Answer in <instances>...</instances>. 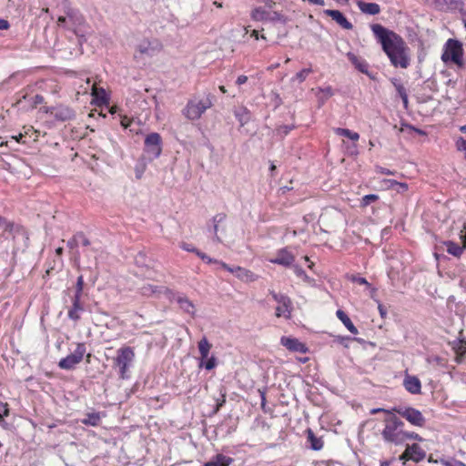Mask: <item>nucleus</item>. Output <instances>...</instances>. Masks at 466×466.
I'll use <instances>...</instances> for the list:
<instances>
[{"mask_svg": "<svg viewBox=\"0 0 466 466\" xmlns=\"http://www.w3.org/2000/svg\"><path fill=\"white\" fill-rule=\"evenodd\" d=\"M135 351L129 346H124L117 350L116 356L113 359V365L117 367L119 378L126 380L129 377L127 371L135 360Z\"/></svg>", "mask_w": 466, "mask_h": 466, "instance_id": "nucleus-6", "label": "nucleus"}, {"mask_svg": "<svg viewBox=\"0 0 466 466\" xmlns=\"http://www.w3.org/2000/svg\"><path fill=\"white\" fill-rule=\"evenodd\" d=\"M351 281H353L355 283H358L360 285H366L368 287L370 286V283L368 282V280L365 278H362V277H360V276H352Z\"/></svg>", "mask_w": 466, "mask_h": 466, "instance_id": "nucleus-49", "label": "nucleus"}, {"mask_svg": "<svg viewBox=\"0 0 466 466\" xmlns=\"http://www.w3.org/2000/svg\"><path fill=\"white\" fill-rule=\"evenodd\" d=\"M203 261L206 262L207 264H212V263L218 264L219 263V260H218L216 258H212L209 256H208L207 254L205 255Z\"/></svg>", "mask_w": 466, "mask_h": 466, "instance_id": "nucleus-59", "label": "nucleus"}, {"mask_svg": "<svg viewBox=\"0 0 466 466\" xmlns=\"http://www.w3.org/2000/svg\"><path fill=\"white\" fill-rule=\"evenodd\" d=\"M293 270L297 277L302 279V280L308 284H313L314 279L307 275L305 270L299 265H293Z\"/></svg>", "mask_w": 466, "mask_h": 466, "instance_id": "nucleus-34", "label": "nucleus"}, {"mask_svg": "<svg viewBox=\"0 0 466 466\" xmlns=\"http://www.w3.org/2000/svg\"><path fill=\"white\" fill-rule=\"evenodd\" d=\"M358 7L362 13L371 15H378L380 12V7L376 3H366L360 1L358 3Z\"/></svg>", "mask_w": 466, "mask_h": 466, "instance_id": "nucleus-26", "label": "nucleus"}, {"mask_svg": "<svg viewBox=\"0 0 466 466\" xmlns=\"http://www.w3.org/2000/svg\"><path fill=\"white\" fill-rule=\"evenodd\" d=\"M456 147L458 150L465 152L466 157V139H463L462 137L459 138L456 142Z\"/></svg>", "mask_w": 466, "mask_h": 466, "instance_id": "nucleus-50", "label": "nucleus"}, {"mask_svg": "<svg viewBox=\"0 0 466 466\" xmlns=\"http://www.w3.org/2000/svg\"><path fill=\"white\" fill-rule=\"evenodd\" d=\"M83 289H84V278H83V276H79L77 278L76 284L75 295H77L78 297H81L82 296V292H83Z\"/></svg>", "mask_w": 466, "mask_h": 466, "instance_id": "nucleus-45", "label": "nucleus"}, {"mask_svg": "<svg viewBox=\"0 0 466 466\" xmlns=\"http://www.w3.org/2000/svg\"><path fill=\"white\" fill-rule=\"evenodd\" d=\"M251 17L256 21H262L267 19L268 12L263 7H257L252 11Z\"/></svg>", "mask_w": 466, "mask_h": 466, "instance_id": "nucleus-35", "label": "nucleus"}, {"mask_svg": "<svg viewBox=\"0 0 466 466\" xmlns=\"http://www.w3.org/2000/svg\"><path fill=\"white\" fill-rule=\"evenodd\" d=\"M334 133L338 136L348 137L352 141H358L360 139L359 133L348 128L336 127L334 128Z\"/></svg>", "mask_w": 466, "mask_h": 466, "instance_id": "nucleus-30", "label": "nucleus"}, {"mask_svg": "<svg viewBox=\"0 0 466 466\" xmlns=\"http://www.w3.org/2000/svg\"><path fill=\"white\" fill-rule=\"evenodd\" d=\"M269 294L272 296L273 299L279 303L276 307V316L278 318L284 317L285 319H290V311H291V300L290 299L282 293H277L274 290H270Z\"/></svg>", "mask_w": 466, "mask_h": 466, "instance_id": "nucleus-10", "label": "nucleus"}, {"mask_svg": "<svg viewBox=\"0 0 466 466\" xmlns=\"http://www.w3.org/2000/svg\"><path fill=\"white\" fill-rule=\"evenodd\" d=\"M44 102V97L41 95H35L34 96V104L38 105Z\"/></svg>", "mask_w": 466, "mask_h": 466, "instance_id": "nucleus-60", "label": "nucleus"}, {"mask_svg": "<svg viewBox=\"0 0 466 466\" xmlns=\"http://www.w3.org/2000/svg\"><path fill=\"white\" fill-rule=\"evenodd\" d=\"M424 2L427 5L441 12L457 10L462 5L461 0H424Z\"/></svg>", "mask_w": 466, "mask_h": 466, "instance_id": "nucleus-13", "label": "nucleus"}, {"mask_svg": "<svg viewBox=\"0 0 466 466\" xmlns=\"http://www.w3.org/2000/svg\"><path fill=\"white\" fill-rule=\"evenodd\" d=\"M0 227L3 228L4 232L13 233L15 231L19 230V227L15 225V223L6 220L5 218L0 216Z\"/></svg>", "mask_w": 466, "mask_h": 466, "instance_id": "nucleus-33", "label": "nucleus"}, {"mask_svg": "<svg viewBox=\"0 0 466 466\" xmlns=\"http://www.w3.org/2000/svg\"><path fill=\"white\" fill-rule=\"evenodd\" d=\"M162 152V138L158 133L148 134L144 142V156L149 161L160 157Z\"/></svg>", "mask_w": 466, "mask_h": 466, "instance_id": "nucleus-7", "label": "nucleus"}, {"mask_svg": "<svg viewBox=\"0 0 466 466\" xmlns=\"http://www.w3.org/2000/svg\"><path fill=\"white\" fill-rule=\"evenodd\" d=\"M166 292L167 294H168V298L172 301H176L179 305L181 310H183L185 313L188 314L191 317H195V305L187 296L175 293L168 289H166Z\"/></svg>", "mask_w": 466, "mask_h": 466, "instance_id": "nucleus-11", "label": "nucleus"}, {"mask_svg": "<svg viewBox=\"0 0 466 466\" xmlns=\"http://www.w3.org/2000/svg\"><path fill=\"white\" fill-rule=\"evenodd\" d=\"M307 441L313 451H320L323 448L322 439L317 437L311 429L307 430Z\"/></svg>", "mask_w": 466, "mask_h": 466, "instance_id": "nucleus-25", "label": "nucleus"}, {"mask_svg": "<svg viewBox=\"0 0 466 466\" xmlns=\"http://www.w3.org/2000/svg\"><path fill=\"white\" fill-rule=\"evenodd\" d=\"M212 345L208 342L206 337H203L198 344V348L200 353L201 360L208 359L209 350Z\"/></svg>", "mask_w": 466, "mask_h": 466, "instance_id": "nucleus-29", "label": "nucleus"}, {"mask_svg": "<svg viewBox=\"0 0 466 466\" xmlns=\"http://www.w3.org/2000/svg\"><path fill=\"white\" fill-rule=\"evenodd\" d=\"M226 220V214L218 213L215 215L210 220L212 225L208 228V231L213 234V240L215 242H222L221 238L218 236V227Z\"/></svg>", "mask_w": 466, "mask_h": 466, "instance_id": "nucleus-20", "label": "nucleus"}, {"mask_svg": "<svg viewBox=\"0 0 466 466\" xmlns=\"http://www.w3.org/2000/svg\"><path fill=\"white\" fill-rule=\"evenodd\" d=\"M403 387L410 394H420L421 392V382L415 375L405 374L403 379Z\"/></svg>", "mask_w": 466, "mask_h": 466, "instance_id": "nucleus-16", "label": "nucleus"}, {"mask_svg": "<svg viewBox=\"0 0 466 466\" xmlns=\"http://www.w3.org/2000/svg\"><path fill=\"white\" fill-rule=\"evenodd\" d=\"M319 91L324 94L325 98H329L333 96V89L331 86L319 87Z\"/></svg>", "mask_w": 466, "mask_h": 466, "instance_id": "nucleus-51", "label": "nucleus"}, {"mask_svg": "<svg viewBox=\"0 0 466 466\" xmlns=\"http://www.w3.org/2000/svg\"><path fill=\"white\" fill-rule=\"evenodd\" d=\"M280 342L292 352L306 353L308 350L304 343L295 338L282 337Z\"/></svg>", "mask_w": 466, "mask_h": 466, "instance_id": "nucleus-17", "label": "nucleus"}, {"mask_svg": "<svg viewBox=\"0 0 466 466\" xmlns=\"http://www.w3.org/2000/svg\"><path fill=\"white\" fill-rule=\"evenodd\" d=\"M348 58L360 72L368 74L369 65L365 59L360 58L352 53L348 54Z\"/></svg>", "mask_w": 466, "mask_h": 466, "instance_id": "nucleus-24", "label": "nucleus"}, {"mask_svg": "<svg viewBox=\"0 0 466 466\" xmlns=\"http://www.w3.org/2000/svg\"><path fill=\"white\" fill-rule=\"evenodd\" d=\"M295 256L287 248H283L277 251L276 257L269 258V262L286 268L293 266Z\"/></svg>", "mask_w": 466, "mask_h": 466, "instance_id": "nucleus-14", "label": "nucleus"}, {"mask_svg": "<svg viewBox=\"0 0 466 466\" xmlns=\"http://www.w3.org/2000/svg\"><path fill=\"white\" fill-rule=\"evenodd\" d=\"M74 240L76 242V245H83L85 247H87L90 245L89 239L86 237V235L83 232H77L74 235Z\"/></svg>", "mask_w": 466, "mask_h": 466, "instance_id": "nucleus-39", "label": "nucleus"}, {"mask_svg": "<svg viewBox=\"0 0 466 466\" xmlns=\"http://www.w3.org/2000/svg\"><path fill=\"white\" fill-rule=\"evenodd\" d=\"M444 245L446 247L447 252L457 258L461 257L464 249L466 248V245L460 246L457 243L451 240L445 241Z\"/></svg>", "mask_w": 466, "mask_h": 466, "instance_id": "nucleus-28", "label": "nucleus"}, {"mask_svg": "<svg viewBox=\"0 0 466 466\" xmlns=\"http://www.w3.org/2000/svg\"><path fill=\"white\" fill-rule=\"evenodd\" d=\"M379 199V196L376 195V194H369V195H365L361 200H360V206L361 207H367L369 206L371 202H374L376 200Z\"/></svg>", "mask_w": 466, "mask_h": 466, "instance_id": "nucleus-42", "label": "nucleus"}, {"mask_svg": "<svg viewBox=\"0 0 466 466\" xmlns=\"http://www.w3.org/2000/svg\"><path fill=\"white\" fill-rule=\"evenodd\" d=\"M248 81V76H244V75H241L239 76L237 80H236V85H238V86L244 85L246 82Z\"/></svg>", "mask_w": 466, "mask_h": 466, "instance_id": "nucleus-58", "label": "nucleus"}, {"mask_svg": "<svg viewBox=\"0 0 466 466\" xmlns=\"http://www.w3.org/2000/svg\"><path fill=\"white\" fill-rule=\"evenodd\" d=\"M9 415L8 404L0 400V419Z\"/></svg>", "mask_w": 466, "mask_h": 466, "instance_id": "nucleus-47", "label": "nucleus"}, {"mask_svg": "<svg viewBox=\"0 0 466 466\" xmlns=\"http://www.w3.org/2000/svg\"><path fill=\"white\" fill-rule=\"evenodd\" d=\"M162 287L154 286V285H145L141 288V292L145 296H149L151 294H155L161 291Z\"/></svg>", "mask_w": 466, "mask_h": 466, "instance_id": "nucleus-38", "label": "nucleus"}, {"mask_svg": "<svg viewBox=\"0 0 466 466\" xmlns=\"http://www.w3.org/2000/svg\"><path fill=\"white\" fill-rule=\"evenodd\" d=\"M310 4L318 5L323 6L325 5L324 0H308Z\"/></svg>", "mask_w": 466, "mask_h": 466, "instance_id": "nucleus-64", "label": "nucleus"}, {"mask_svg": "<svg viewBox=\"0 0 466 466\" xmlns=\"http://www.w3.org/2000/svg\"><path fill=\"white\" fill-rule=\"evenodd\" d=\"M179 247H180L183 250L187 251V252H192V253L197 252V249H198V248H195L193 245L188 244V243H187V242H181V243L179 244Z\"/></svg>", "mask_w": 466, "mask_h": 466, "instance_id": "nucleus-48", "label": "nucleus"}, {"mask_svg": "<svg viewBox=\"0 0 466 466\" xmlns=\"http://www.w3.org/2000/svg\"><path fill=\"white\" fill-rule=\"evenodd\" d=\"M213 100L214 96L210 93L207 94L202 99H190L182 113L187 119L197 120L201 117L207 109L213 106Z\"/></svg>", "mask_w": 466, "mask_h": 466, "instance_id": "nucleus-4", "label": "nucleus"}, {"mask_svg": "<svg viewBox=\"0 0 466 466\" xmlns=\"http://www.w3.org/2000/svg\"><path fill=\"white\" fill-rule=\"evenodd\" d=\"M399 461L405 463L408 461H411L410 452L408 451V448H405V451L399 456Z\"/></svg>", "mask_w": 466, "mask_h": 466, "instance_id": "nucleus-52", "label": "nucleus"}, {"mask_svg": "<svg viewBox=\"0 0 466 466\" xmlns=\"http://www.w3.org/2000/svg\"><path fill=\"white\" fill-rule=\"evenodd\" d=\"M458 351L461 353V356L466 355V340H464V339L460 340L459 345H458Z\"/></svg>", "mask_w": 466, "mask_h": 466, "instance_id": "nucleus-53", "label": "nucleus"}, {"mask_svg": "<svg viewBox=\"0 0 466 466\" xmlns=\"http://www.w3.org/2000/svg\"><path fill=\"white\" fill-rule=\"evenodd\" d=\"M233 461V458L222 453H218L208 461L205 462L203 466H229Z\"/></svg>", "mask_w": 466, "mask_h": 466, "instance_id": "nucleus-21", "label": "nucleus"}, {"mask_svg": "<svg viewBox=\"0 0 466 466\" xmlns=\"http://www.w3.org/2000/svg\"><path fill=\"white\" fill-rule=\"evenodd\" d=\"M311 72H312L311 68H304L296 74V76L293 77V80H298L299 83H302L306 80L307 76Z\"/></svg>", "mask_w": 466, "mask_h": 466, "instance_id": "nucleus-40", "label": "nucleus"}, {"mask_svg": "<svg viewBox=\"0 0 466 466\" xmlns=\"http://www.w3.org/2000/svg\"><path fill=\"white\" fill-rule=\"evenodd\" d=\"M295 128L294 125H282L276 128V135L281 138L285 137L291 130Z\"/></svg>", "mask_w": 466, "mask_h": 466, "instance_id": "nucleus-37", "label": "nucleus"}, {"mask_svg": "<svg viewBox=\"0 0 466 466\" xmlns=\"http://www.w3.org/2000/svg\"><path fill=\"white\" fill-rule=\"evenodd\" d=\"M120 124L124 128H127L131 124V120L127 116H122Z\"/></svg>", "mask_w": 466, "mask_h": 466, "instance_id": "nucleus-57", "label": "nucleus"}, {"mask_svg": "<svg viewBox=\"0 0 466 466\" xmlns=\"http://www.w3.org/2000/svg\"><path fill=\"white\" fill-rule=\"evenodd\" d=\"M400 98L402 100L404 108H408V105H409L408 94L402 96V97H400Z\"/></svg>", "mask_w": 466, "mask_h": 466, "instance_id": "nucleus-62", "label": "nucleus"}, {"mask_svg": "<svg viewBox=\"0 0 466 466\" xmlns=\"http://www.w3.org/2000/svg\"><path fill=\"white\" fill-rule=\"evenodd\" d=\"M101 421V416L99 412H90L81 420L84 425L98 426Z\"/></svg>", "mask_w": 466, "mask_h": 466, "instance_id": "nucleus-31", "label": "nucleus"}, {"mask_svg": "<svg viewBox=\"0 0 466 466\" xmlns=\"http://www.w3.org/2000/svg\"><path fill=\"white\" fill-rule=\"evenodd\" d=\"M207 361L204 362L201 360L199 366L204 367L206 370H210L214 369L217 365V359L214 356H211L209 359H206Z\"/></svg>", "mask_w": 466, "mask_h": 466, "instance_id": "nucleus-43", "label": "nucleus"}, {"mask_svg": "<svg viewBox=\"0 0 466 466\" xmlns=\"http://www.w3.org/2000/svg\"><path fill=\"white\" fill-rule=\"evenodd\" d=\"M441 464L443 466H466L465 463H463L462 461H457L455 459H451V460H441Z\"/></svg>", "mask_w": 466, "mask_h": 466, "instance_id": "nucleus-46", "label": "nucleus"}, {"mask_svg": "<svg viewBox=\"0 0 466 466\" xmlns=\"http://www.w3.org/2000/svg\"><path fill=\"white\" fill-rule=\"evenodd\" d=\"M67 20H68V18H67V16H66H66H62V15H61V16H59V17H58V19H57V25H58L59 26H63V27H66V28L70 29V27H68V26H67Z\"/></svg>", "mask_w": 466, "mask_h": 466, "instance_id": "nucleus-55", "label": "nucleus"}, {"mask_svg": "<svg viewBox=\"0 0 466 466\" xmlns=\"http://www.w3.org/2000/svg\"><path fill=\"white\" fill-rule=\"evenodd\" d=\"M68 21L71 24L70 29L76 34L81 42L82 39L86 41V35L90 34V27L88 26L84 15L79 10L66 6L65 9Z\"/></svg>", "mask_w": 466, "mask_h": 466, "instance_id": "nucleus-5", "label": "nucleus"}, {"mask_svg": "<svg viewBox=\"0 0 466 466\" xmlns=\"http://www.w3.org/2000/svg\"><path fill=\"white\" fill-rule=\"evenodd\" d=\"M218 265H220V267L226 269L227 271L231 272L233 274H236L237 272H243L245 273L246 276L251 275V272L249 270H247L241 267L231 268L223 261H219Z\"/></svg>", "mask_w": 466, "mask_h": 466, "instance_id": "nucleus-36", "label": "nucleus"}, {"mask_svg": "<svg viewBox=\"0 0 466 466\" xmlns=\"http://www.w3.org/2000/svg\"><path fill=\"white\" fill-rule=\"evenodd\" d=\"M338 319L344 324V326L348 329L350 332L356 335L358 334V329L352 323L351 319L349 316L341 309H338L336 312Z\"/></svg>", "mask_w": 466, "mask_h": 466, "instance_id": "nucleus-27", "label": "nucleus"}, {"mask_svg": "<svg viewBox=\"0 0 466 466\" xmlns=\"http://www.w3.org/2000/svg\"><path fill=\"white\" fill-rule=\"evenodd\" d=\"M83 311L84 306L81 303V297L74 295L72 298V306L67 312L68 318L74 321H77L80 319V312Z\"/></svg>", "mask_w": 466, "mask_h": 466, "instance_id": "nucleus-19", "label": "nucleus"}, {"mask_svg": "<svg viewBox=\"0 0 466 466\" xmlns=\"http://www.w3.org/2000/svg\"><path fill=\"white\" fill-rule=\"evenodd\" d=\"M394 461H395L394 458H391L390 460H387V461H380V466H390Z\"/></svg>", "mask_w": 466, "mask_h": 466, "instance_id": "nucleus-63", "label": "nucleus"}, {"mask_svg": "<svg viewBox=\"0 0 466 466\" xmlns=\"http://www.w3.org/2000/svg\"><path fill=\"white\" fill-rule=\"evenodd\" d=\"M370 28L390 64L397 68H408L411 60L410 49L404 39L380 24H374Z\"/></svg>", "mask_w": 466, "mask_h": 466, "instance_id": "nucleus-1", "label": "nucleus"}, {"mask_svg": "<svg viewBox=\"0 0 466 466\" xmlns=\"http://www.w3.org/2000/svg\"><path fill=\"white\" fill-rule=\"evenodd\" d=\"M463 55L462 43L458 39L449 38L444 44L441 60L445 64L451 62L458 67L462 68L464 66Z\"/></svg>", "mask_w": 466, "mask_h": 466, "instance_id": "nucleus-3", "label": "nucleus"}, {"mask_svg": "<svg viewBox=\"0 0 466 466\" xmlns=\"http://www.w3.org/2000/svg\"><path fill=\"white\" fill-rule=\"evenodd\" d=\"M406 445L412 461L418 463L425 459L426 451L419 444L413 443L411 445Z\"/></svg>", "mask_w": 466, "mask_h": 466, "instance_id": "nucleus-23", "label": "nucleus"}, {"mask_svg": "<svg viewBox=\"0 0 466 466\" xmlns=\"http://www.w3.org/2000/svg\"><path fill=\"white\" fill-rule=\"evenodd\" d=\"M324 14H326L328 16H330L343 29H352L353 25L346 18V16L340 11L327 9L324 10Z\"/></svg>", "mask_w": 466, "mask_h": 466, "instance_id": "nucleus-18", "label": "nucleus"}, {"mask_svg": "<svg viewBox=\"0 0 466 466\" xmlns=\"http://www.w3.org/2000/svg\"><path fill=\"white\" fill-rule=\"evenodd\" d=\"M391 82H392L394 87L396 88V91H397L398 95L400 96V97H402V96L407 94L406 88L398 79L394 78V79H392Z\"/></svg>", "mask_w": 466, "mask_h": 466, "instance_id": "nucleus-44", "label": "nucleus"}, {"mask_svg": "<svg viewBox=\"0 0 466 466\" xmlns=\"http://www.w3.org/2000/svg\"><path fill=\"white\" fill-rule=\"evenodd\" d=\"M162 44L158 39H148L145 38L138 43L137 46V51L141 55L147 56H153L157 53L162 50Z\"/></svg>", "mask_w": 466, "mask_h": 466, "instance_id": "nucleus-12", "label": "nucleus"}, {"mask_svg": "<svg viewBox=\"0 0 466 466\" xmlns=\"http://www.w3.org/2000/svg\"><path fill=\"white\" fill-rule=\"evenodd\" d=\"M383 412L385 417L381 420L382 428L380 430V439L387 445H404L405 423L391 409L374 408L371 414Z\"/></svg>", "mask_w": 466, "mask_h": 466, "instance_id": "nucleus-2", "label": "nucleus"}, {"mask_svg": "<svg viewBox=\"0 0 466 466\" xmlns=\"http://www.w3.org/2000/svg\"><path fill=\"white\" fill-rule=\"evenodd\" d=\"M378 309L380 311V314L382 318H384L387 315V309L384 308L383 305L379 304Z\"/></svg>", "mask_w": 466, "mask_h": 466, "instance_id": "nucleus-61", "label": "nucleus"}, {"mask_svg": "<svg viewBox=\"0 0 466 466\" xmlns=\"http://www.w3.org/2000/svg\"><path fill=\"white\" fill-rule=\"evenodd\" d=\"M9 27V22L4 18H0V30H7Z\"/></svg>", "mask_w": 466, "mask_h": 466, "instance_id": "nucleus-56", "label": "nucleus"}, {"mask_svg": "<svg viewBox=\"0 0 466 466\" xmlns=\"http://www.w3.org/2000/svg\"><path fill=\"white\" fill-rule=\"evenodd\" d=\"M235 117L238 119L240 126L243 127L250 120L249 111L244 107L235 112Z\"/></svg>", "mask_w": 466, "mask_h": 466, "instance_id": "nucleus-32", "label": "nucleus"}, {"mask_svg": "<svg viewBox=\"0 0 466 466\" xmlns=\"http://www.w3.org/2000/svg\"><path fill=\"white\" fill-rule=\"evenodd\" d=\"M392 411L398 416L405 419L411 425L416 427H423L426 423V419L422 413L412 407L395 406L391 408Z\"/></svg>", "mask_w": 466, "mask_h": 466, "instance_id": "nucleus-8", "label": "nucleus"}, {"mask_svg": "<svg viewBox=\"0 0 466 466\" xmlns=\"http://www.w3.org/2000/svg\"><path fill=\"white\" fill-rule=\"evenodd\" d=\"M411 440H414V441H423V438L419 435L418 433L414 432V431H405V435H404V445L406 444V442L408 441H411Z\"/></svg>", "mask_w": 466, "mask_h": 466, "instance_id": "nucleus-41", "label": "nucleus"}, {"mask_svg": "<svg viewBox=\"0 0 466 466\" xmlns=\"http://www.w3.org/2000/svg\"><path fill=\"white\" fill-rule=\"evenodd\" d=\"M91 96H93L95 104L97 106L108 103L109 98L103 87H96V85H93L91 86Z\"/></svg>", "mask_w": 466, "mask_h": 466, "instance_id": "nucleus-22", "label": "nucleus"}, {"mask_svg": "<svg viewBox=\"0 0 466 466\" xmlns=\"http://www.w3.org/2000/svg\"><path fill=\"white\" fill-rule=\"evenodd\" d=\"M89 85H90V79L89 78H86V86L85 85H79L78 88L79 90L77 91L78 94L80 93H86L88 88H89Z\"/></svg>", "mask_w": 466, "mask_h": 466, "instance_id": "nucleus-54", "label": "nucleus"}, {"mask_svg": "<svg viewBox=\"0 0 466 466\" xmlns=\"http://www.w3.org/2000/svg\"><path fill=\"white\" fill-rule=\"evenodd\" d=\"M50 113L56 120L61 122H66L76 118L75 110L66 106H58L53 107Z\"/></svg>", "mask_w": 466, "mask_h": 466, "instance_id": "nucleus-15", "label": "nucleus"}, {"mask_svg": "<svg viewBox=\"0 0 466 466\" xmlns=\"http://www.w3.org/2000/svg\"><path fill=\"white\" fill-rule=\"evenodd\" d=\"M86 351V345L84 343H77L76 348L73 353L59 360L58 367L66 370H73L82 361Z\"/></svg>", "mask_w": 466, "mask_h": 466, "instance_id": "nucleus-9", "label": "nucleus"}]
</instances>
